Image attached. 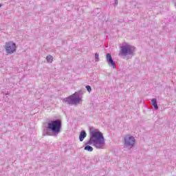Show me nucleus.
Segmentation results:
<instances>
[{"instance_id": "9d476101", "label": "nucleus", "mask_w": 176, "mask_h": 176, "mask_svg": "<svg viewBox=\"0 0 176 176\" xmlns=\"http://www.w3.org/2000/svg\"><path fill=\"white\" fill-rule=\"evenodd\" d=\"M46 60L47 63H53V56L52 55H48L46 57Z\"/></svg>"}, {"instance_id": "7ed1b4c3", "label": "nucleus", "mask_w": 176, "mask_h": 176, "mask_svg": "<svg viewBox=\"0 0 176 176\" xmlns=\"http://www.w3.org/2000/svg\"><path fill=\"white\" fill-rule=\"evenodd\" d=\"M135 52V47L127 43H123L120 47L119 56L120 57H122V58H126L127 56H134Z\"/></svg>"}, {"instance_id": "f257e3e1", "label": "nucleus", "mask_w": 176, "mask_h": 176, "mask_svg": "<svg viewBox=\"0 0 176 176\" xmlns=\"http://www.w3.org/2000/svg\"><path fill=\"white\" fill-rule=\"evenodd\" d=\"M90 135V139L86 143L87 146L84 148L85 151L93 152V147L90 145H93L96 149H104L105 147V139L102 135V133L98 131H91Z\"/></svg>"}, {"instance_id": "ddd939ff", "label": "nucleus", "mask_w": 176, "mask_h": 176, "mask_svg": "<svg viewBox=\"0 0 176 176\" xmlns=\"http://www.w3.org/2000/svg\"><path fill=\"white\" fill-rule=\"evenodd\" d=\"M114 3H115V5H118V0H115Z\"/></svg>"}, {"instance_id": "4468645a", "label": "nucleus", "mask_w": 176, "mask_h": 176, "mask_svg": "<svg viewBox=\"0 0 176 176\" xmlns=\"http://www.w3.org/2000/svg\"><path fill=\"white\" fill-rule=\"evenodd\" d=\"M2 6V5L1 4H0V8Z\"/></svg>"}, {"instance_id": "9b49d317", "label": "nucleus", "mask_w": 176, "mask_h": 176, "mask_svg": "<svg viewBox=\"0 0 176 176\" xmlns=\"http://www.w3.org/2000/svg\"><path fill=\"white\" fill-rule=\"evenodd\" d=\"M86 89H87V91H89V93H90V91H91V87H90V85H87Z\"/></svg>"}, {"instance_id": "20e7f679", "label": "nucleus", "mask_w": 176, "mask_h": 176, "mask_svg": "<svg viewBox=\"0 0 176 176\" xmlns=\"http://www.w3.org/2000/svg\"><path fill=\"white\" fill-rule=\"evenodd\" d=\"M63 101L64 102H67L69 105H78V104L82 101V98L79 96V93L76 92L69 97L65 98Z\"/></svg>"}, {"instance_id": "39448f33", "label": "nucleus", "mask_w": 176, "mask_h": 176, "mask_svg": "<svg viewBox=\"0 0 176 176\" xmlns=\"http://www.w3.org/2000/svg\"><path fill=\"white\" fill-rule=\"evenodd\" d=\"M5 49L8 54H13V53H16L17 46H16V43H14L13 41H9L6 43Z\"/></svg>"}, {"instance_id": "f03ea898", "label": "nucleus", "mask_w": 176, "mask_h": 176, "mask_svg": "<svg viewBox=\"0 0 176 176\" xmlns=\"http://www.w3.org/2000/svg\"><path fill=\"white\" fill-rule=\"evenodd\" d=\"M62 122L61 120L57 119L55 120H52L47 124V129L46 130L47 135H58L59 133L61 131Z\"/></svg>"}, {"instance_id": "423d86ee", "label": "nucleus", "mask_w": 176, "mask_h": 176, "mask_svg": "<svg viewBox=\"0 0 176 176\" xmlns=\"http://www.w3.org/2000/svg\"><path fill=\"white\" fill-rule=\"evenodd\" d=\"M135 144V139L134 138V137L129 135L124 137V145L126 148H129L130 149H131V148L134 146Z\"/></svg>"}, {"instance_id": "f8f14e48", "label": "nucleus", "mask_w": 176, "mask_h": 176, "mask_svg": "<svg viewBox=\"0 0 176 176\" xmlns=\"http://www.w3.org/2000/svg\"><path fill=\"white\" fill-rule=\"evenodd\" d=\"M95 58H96V60H97V61H98V60H99V55H98V54H95Z\"/></svg>"}, {"instance_id": "1a4fd4ad", "label": "nucleus", "mask_w": 176, "mask_h": 176, "mask_svg": "<svg viewBox=\"0 0 176 176\" xmlns=\"http://www.w3.org/2000/svg\"><path fill=\"white\" fill-rule=\"evenodd\" d=\"M151 105L154 107L155 109H159V107L157 106V100H156V98H153L151 100Z\"/></svg>"}, {"instance_id": "6e6552de", "label": "nucleus", "mask_w": 176, "mask_h": 176, "mask_svg": "<svg viewBox=\"0 0 176 176\" xmlns=\"http://www.w3.org/2000/svg\"><path fill=\"white\" fill-rule=\"evenodd\" d=\"M87 136V133H86V131H82L80 133V135H79V140L80 142H82V141H83V140H85V138H86Z\"/></svg>"}, {"instance_id": "0eeeda50", "label": "nucleus", "mask_w": 176, "mask_h": 176, "mask_svg": "<svg viewBox=\"0 0 176 176\" xmlns=\"http://www.w3.org/2000/svg\"><path fill=\"white\" fill-rule=\"evenodd\" d=\"M107 62L109 64V67L116 68V64H115V61H113V59H112V56L111 55V54H107Z\"/></svg>"}]
</instances>
